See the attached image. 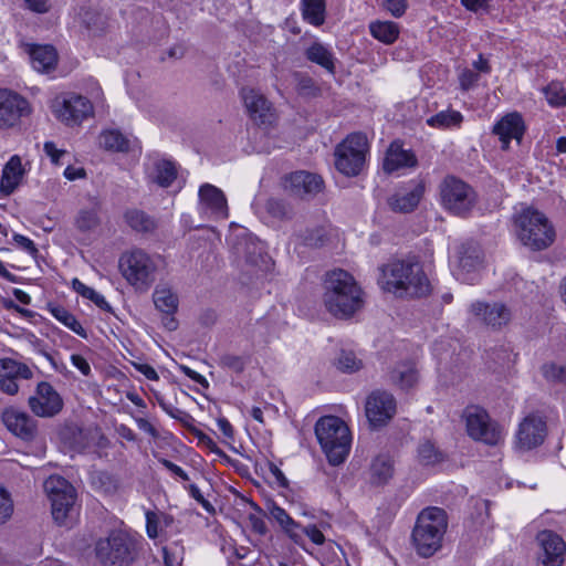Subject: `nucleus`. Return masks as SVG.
<instances>
[{"label":"nucleus","instance_id":"f257e3e1","mask_svg":"<svg viewBox=\"0 0 566 566\" xmlns=\"http://www.w3.org/2000/svg\"><path fill=\"white\" fill-rule=\"evenodd\" d=\"M380 271L381 289L397 297H422L430 293V282L417 260H394L384 264Z\"/></svg>","mask_w":566,"mask_h":566},{"label":"nucleus","instance_id":"f03ea898","mask_svg":"<svg viewBox=\"0 0 566 566\" xmlns=\"http://www.w3.org/2000/svg\"><path fill=\"white\" fill-rule=\"evenodd\" d=\"M323 303L337 318H349L364 306L363 291L354 276L342 269L325 274Z\"/></svg>","mask_w":566,"mask_h":566},{"label":"nucleus","instance_id":"7ed1b4c3","mask_svg":"<svg viewBox=\"0 0 566 566\" xmlns=\"http://www.w3.org/2000/svg\"><path fill=\"white\" fill-rule=\"evenodd\" d=\"M447 527L448 516L444 510L437 506L423 509L412 531V542L418 555L427 558L437 553L442 546Z\"/></svg>","mask_w":566,"mask_h":566},{"label":"nucleus","instance_id":"20e7f679","mask_svg":"<svg viewBox=\"0 0 566 566\" xmlns=\"http://www.w3.org/2000/svg\"><path fill=\"white\" fill-rule=\"evenodd\" d=\"M315 436L329 464L339 465L346 460L352 436L349 428L339 417H321L315 423Z\"/></svg>","mask_w":566,"mask_h":566},{"label":"nucleus","instance_id":"39448f33","mask_svg":"<svg viewBox=\"0 0 566 566\" xmlns=\"http://www.w3.org/2000/svg\"><path fill=\"white\" fill-rule=\"evenodd\" d=\"M95 555L103 566H130L139 555V542L124 531H112L96 542Z\"/></svg>","mask_w":566,"mask_h":566},{"label":"nucleus","instance_id":"423d86ee","mask_svg":"<svg viewBox=\"0 0 566 566\" xmlns=\"http://www.w3.org/2000/svg\"><path fill=\"white\" fill-rule=\"evenodd\" d=\"M521 242L534 251L548 248L555 239V231L544 213L527 208L516 218Z\"/></svg>","mask_w":566,"mask_h":566},{"label":"nucleus","instance_id":"0eeeda50","mask_svg":"<svg viewBox=\"0 0 566 566\" xmlns=\"http://www.w3.org/2000/svg\"><path fill=\"white\" fill-rule=\"evenodd\" d=\"M368 150L369 145L365 134H349L335 148L336 169L347 177L358 176L365 167Z\"/></svg>","mask_w":566,"mask_h":566},{"label":"nucleus","instance_id":"6e6552de","mask_svg":"<svg viewBox=\"0 0 566 566\" xmlns=\"http://www.w3.org/2000/svg\"><path fill=\"white\" fill-rule=\"evenodd\" d=\"M119 268L126 281L137 291H148L156 280V261L140 249L125 253L119 260Z\"/></svg>","mask_w":566,"mask_h":566},{"label":"nucleus","instance_id":"1a4fd4ad","mask_svg":"<svg viewBox=\"0 0 566 566\" xmlns=\"http://www.w3.org/2000/svg\"><path fill=\"white\" fill-rule=\"evenodd\" d=\"M462 418L467 433L473 440L488 446H497L503 440L502 427L490 418L484 408L475 405L468 406L462 412Z\"/></svg>","mask_w":566,"mask_h":566},{"label":"nucleus","instance_id":"9d476101","mask_svg":"<svg viewBox=\"0 0 566 566\" xmlns=\"http://www.w3.org/2000/svg\"><path fill=\"white\" fill-rule=\"evenodd\" d=\"M441 205L455 216H465L474 207L476 195L463 180L448 176L440 184Z\"/></svg>","mask_w":566,"mask_h":566},{"label":"nucleus","instance_id":"9b49d317","mask_svg":"<svg viewBox=\"0 0 566 566\" xmlns=\"http://www.w3.org/2000/svg\"><path fill=\"white\" fill-rule=\"evenodd\" d=\"M44 490L51 502L52 516L59 525L66 524V520L74 510L75 489L60 475H51L44 482Z\"/></svg>","mask_w":566,"mask_h":566},{"label":"nucleus","instance_id":"f8f14e48","mask_svg":"<svg viewBox=\"0 0 566 566\" xmlns=\"http://www.w3.org/2000/svg\"><path fill=\"white\" fill-rule=\"evenodd\" d=\"M52 109L55 116L69 126L78 125L93 115L92 103L86 97L75 94L55 98Z\"/></svg>","mask_w":566,"mask_h":566},{"label":"nucleus","instance_id":"ddd939ff","mask_svg":"<svg viewBox=\"0 0 566 566\" xmlns=\"http://www.w3.org/2000/svg\"><path fill=\"white\" fill-rule=\"evenodd\" d=\"M31 411L41 418H52L63 409V399L50 382L38 384L35 392L28 400Z\"/></svg>","mask_w":566,"mask_h":566},{"label":"nucleus","instance_id":"4468645a","mask_svg":"<svg viewBox=\"0 0 566 566\" xmlns=\"http://www.w3.org/2000/svg\"><path fill=\"white\" fill-rule=\"evenodd\" d=\"M30 113L31 106L24 97L11 90L0 88V128L14 127Z\"/></svg>","mask_w":566,"mask_h":566},{"label":"nucleus","instance_id":"2eb2a0df","mask_svg":"<svg viewBox=\"0 0 566 566\" xmlns=\"http://www.w3.org/2000/svg\"><path fill=\"white\" fill-rule=\"evenodd\" d=\"M426 191L423 180L415 179L399 187L388 197L387 203L391 211L398 213H409L416 210Z\"/></svg>","mask_w":566,"mask_h":566},{"label":"nucleus","instance_id":"dca6fc26","mask_svg":"<svg viewBox=\"0 0 566 566\" xmlns=\"http://www.w3.org/2000/svg\"><path fill=\"white\" fill-rule=\"evenodd\" d=\"M251 120L259 125H271L275 119L272 103L258 90L243 87L240 92Z\"/></svg>","mask_w":566,"mask_h":566},{"label":"nucleus","instance_id":"f3484780","mask_svg":"<svg viewBox=\"0 0 566 566\" xmlns=\"http://www.w3.org/2000/svg\"><path fill=\"white\" fill-rule=\"evenodd\" d=\"M232 249L237 258L244 260L247 264L262 271L269 269L270 258L264 252L263 243L251 234L243 233L238 235L232 243Z\"/></svg>","mask_w":566,"mask_h":566},{"label":"nucleus","instance_id":"a211bd4d","mask_svg":"<svg viewBox=\"0 0 566 566\" xmlns=\"http://www.w3.org/2000/svg\"><path fill=\"white\" fill-rule=\"evenodd\" d=\"M365 411L373 427L385 426L396 413V399L387 391H373L366 400Z\"/></svg>","mask_w":566,"mask_h":566},{"label":"nucleus","instance_id":"6ab92c4d","mask_svg":"<svg viewBox=\"0 0 566 566\" xmlns=\"http://www.w3.org/2000/svg\"><path fill=\"white\" fill-rule=\"evenodd\" d=\"M546 422L539 415L531 413L523 419L516 432V448L523 451L541 446L546 437Z\"/></svg>","mask_w":566,"mask_h":566},{"label":"nucleus","instance_id":"aec40b11","mask_svg":"<svg viewBox=\"0 0 566 566\" xmlns=\"http://www.w3.org/2000/svg\"><path fill=\"white\" fill-rule=\"evenodd\" d=\"M470 311L478 321L496 331L506 326L512 318L511 310L501 302L478 301L471 304Z\"/></svg>","mask_w":566,"mask_h":566},{"label":"nucleus","instance_id":"412c9836","mask_svg":"<svg viewBox=\"0 0 566 566\" xmlns=\"http://www.w3.org/2000/svg\"><path fill=\"white\" fill-rule=\"evenodd\" d=\"M536 541L541 547L538 559L543 566H562L566 545L564 539L553 531H542L537 534Z\"/></svg>","mask_w":566,"mask_h":566},{"label":"nucleus","instance_id":"4be33fe9","mask_svg":"<svg viewBox=\"0 0 566 566\" xmlns=\"http://www.w3.org/2000/svg\"><path fill=\"white\" fill-rule=\"evenodd\" d=\"M526 126L523 116L518 112H512L504 115L495 123L492 133L499 137L501 149L509 150L511 140L521 144L525 134Z\"/></svg>","mask_w":566,"mask_h":566},{"label":"nucleus","instance_id":"5701e85b","mask_svg":"<svg viewBox=\"0 0 566 566\" xmlns=\"http://www.w3.org/2000/svg\"><path fill=\"white\" fill-rule=\"evenodd\" d=\"M33 373L28 365L12 358L0 359V389L8 395H15L19 390V379H30Z\"/></svg>","mask_w":566,"mask_h":566},{"label":"nucleus","instance_id":"b1692460","mask_svg":"<svg viewBox=\"0 0 566 566\" xmlns=\"http://www.w3.org/2000/svg\"><path fill=\"white\" fill-rule=\"evenodd\" d=\"M199 209L214 219L228 218V205L221 189L203 184L199 189Z\"/></svg>","mask_w":566,"mask_h":566},{"label":"nucleus","instance_id":"393cba45","mask_svg":"<svg viewBox=\"0 0 566 566\" xmlns=\"http://www.w3.org/2000/svg\"><path fill=\"white\" fill-rule=\"evenodd\" d=\"M323 185L318 175L300 170L290 175L286 188L295 197L310 199L322 191Z\"/></svg>","mask_w":566,"mask_h":566},{"label":"nucleus","instance_id":"a878e982","mask_svg":"<svg viewBox=\"0 0 566 566\" xmlns=\"http://www.w3.org/2000/svg\"><path fill=\"white\" fill-rule=\"evenodd\" d=\"M454 256L458 260V277L465 281L463 273L475 271L481 264V251L479 245L473 241L460 242L454 245Z\"/></svg>","mask_w":566,"mask_h":566},{"label":"nucleus","instance_id":"bb28decb","mask_svg":"<svg viewBox=\"0 0 566 566\" xmlns=\"http://www.w3.org/2000/svg\"><path fill=\"white\" fill-rule=\"evenodd\" d=\"M2 420L13 434L24 440H31L35 434V422L25 412L17 409H6L2 413Z\"/></svg>","mask_w":566,"mask_h":566},{"label":"nucleus","instance_id":"cd10ccee","mask_svg":"<svg viewBox=\"0 0 566 566\" xmlns=\"http://www.w3.org/2000/svg\"><path fill=\"white\" fill-rule=\"evenodd\" d=\"M418 164L416 155L408 149H403L398 142L390 144L384 159V170L388 174L401 168H413Z\"/></svg>","mask_w":566,"mask_h":566},{"label":"nucleus","instance_id":"c85d7f7f","mask_svg":"<svg viewBox=\"0 0 566 566\" xmlns=\"http://www.w3.org/2000/svg\"><path fill=\"white\" fill-rule=\"evenodd\" d=\"M23 169L21 159L18 155L12 156L4 165L0 181V196L8 197L17 189L21 182Z\"/></svg>","mask_w":566,"mask_h":566},{"label":"nucleus","instance_id":"c756f323","mask_svg":"<svg viewBox=\"0 0 566 566\" xmlns=\"http://www.w3.org/2000/svg\"><path fill=\"white\" fill-rule=\"evenodd\" d=\"M269 514L274 520L282 531L296 544L302 542L301 524L295 522L290 514L276 503L272 502L269 506Z\"/></svg>","mask_w":566,"mask_h":566},{"label":"nucleus","instance_id":"7c9ffc66","mask_svg":"<svg viewBox=\"0 0 566 566\" xmlns=\"http://www.w3.org/2000/svg\"><path fill=\"white\" fill-rule=\"evenodd\" d=\"M101 200L97 197H91L90 207H84L78 210L75 218V227L82 232L96 229L101 224Z\"/></svg>","mask_w":566,"mask_h":566},{"label":"nucleus","instance_id":"2f4dec72","mask_svg":"<svg viewBox=\"0 0 566 566\" xmlns=\"http://www.w3.org/2000/svg\"><path fill=\"white\" fill-rule=\"evenodd\" d=\"M30 59L32 66L39 72H49L57 62V53L52 45H31Z\"/></svg>","mask_w":566,"mask_h":566},{"label":"nucleus","instance_id":"473e14b6","mask_svg":"<svg viewBox=\"0 0 566 566\" xmlns=\"http://www.w3.org/2000/svg\"><path fill=\"white\" fill-rule=\"evenodd\" d=\"M394 475V462L389 455L380 454L376 457L369 467V482L373 485H384Z\"/></svg>","mask_w":566,"mask_h":566},{"label":"nucleus","instance_id":"72a5a7b5","mask_svg":"<svg viewBox=\"0 0 566 566\" xmlns=\"http://www.w3.org/2000/svg\"><path fill=\"white\" fill-rule=\"evenodd\" d=\"M304 54L312 63L322 66L329 74H335V56L328 46L321 42H314L305 50Z\"/></svg>","mask_w":566,"mask_h":566},{"label":"nucleus","instance_id":"f704fd0d","mask_svg":"<svg viewBox=\"0 0 566 566\" xmlns=\"http://www.w3.org/2000/svg\"><path fill=\"white\" fill-rule=\"evenodd\" d=\"M369 32L384 44H392L398 39L400 29L396 22L376 20L369 23Z\"/></svg>","mask_w":566,"mask_h":566},{"label":"nucleus","instance_id":"c9c22d12","mask_svg":"<svg viewBox=\"0 0 566 566\" xmlns=\"http://www.w3.org/2000/svg\"><path fill=\"white\" fill-rule=\"evenodd\" d=\"M49 312L55 319H57L64 326L70 328L76 335L85 339L87 338L86 329L81 325L76 317L71 312H69L64 306L59 304H49Z\"/></svg>","mask_w":566,"mask_h":566},{"label":"nucleus","instance_id":"e433bc0d","mask_svg":"<svg viewBox=\"0 0 566 566\" xmlns=\"http://www.w3.org/2000/svg\"><path fill=\"white\" fill-rule=\"evenodd\" d=\"M390 380L401 389H409L418 381V371L411 363H402L392 369Z\"/></svg>","mask_w":566,"mask_h":566},{"label":"nucleus","instance_id":"4c0bfd02","mask_svg":"<svg viewBox=\"0 0 566 566\" xmlns=\"http://www.w3.org/2000/svg\"><path fill=\"white\" fill-rule=\"evenodd\" d=\"M82 24L94 34L101 33L106 28V15L92 7H82L78 12Z\"/></svg>","mask_w":566,"mask_h":566},{"label":"nucleus","instance_id":"58836bf2","mask_svg":"<svg viewBox=\"0 0 566 566\" xmlns=\"http://www.w3.org/2000/svg\"><path fill=\"white\" fill-rule=\"evenodd\" d=\"M98 143L108 151L124 153L129 149V140L117 129L103 130L98 136Z\"/></svg>","mask_w":566,"mask_h":566},{"label":"nucleus","instance_id":"ea45409f","mask_svg":"<svg viewBox=\"0 0 566 566\" xmlns=\"http://www.w3.org/2000/svg\"><path fill=\"white\" fill-rule=\"evenodd\" d=\"M462 122L463 115L454 109L441 111L427 119L430 127L439 129L459 128Z\"/></svg>","mask_w":566,"mask_h":566},{"label":"nucleus","instance_id":"a19ab883","mask_svg":"<svg viewBox=\"0 0 566 566\" xmlns=\"http://www.w3.org/2000/svg\"><path fill=\"white\" fill-rule=\"evenodd\" d=\"M126 223L137 232H151L156 228L155 220L146 212L138 209H129L125 212Z\"/></svg>","mask_w":566,"mask_h":566},{"label":"nucleus","instance_id":"79ce46f5","mask_svg":"<svg viewBox=\"0 0 566 566\" xmlns=\"http://www.w3.org/2000/svg\"><path fill=\"white\" fill-rule=\"evenodd\" d=\"M302 15L308 23L319 27L325 21V0H301Z\"/></svg>","mask_w":566,"mask_h":566},{"label":"nucleus","instance_id":"37998d69","mask_svg":"<svg viewBox=\"0 0 566 566\" xmlns=\"http://www.w3.org/2000/svg\"><path fill=\"white\" fill-rule=\"evenodd\" d=\"M155 175L153 180L160 187H169L177 178V168L170 160H158L155 163Z\"/></svg>","mask_w":566,"mask_h":566},{"label":"nucleus","instance_id":"c03bdc74","mask_svg":"<svg viewBox=\"0 0 566 566\" xmlns=\"http://www.w3.org/2000/svg\"><path fill=\"white\" fill-rule=\"evenodd\" d=\"M154 304L160 312L172 315L178 307L177 296L168 289H157L154 292Z\"/></svg>","mask_w":566,"mask_h":566},{"label":"nucleus","instance_id":"a18cd8bd","mask_svg":"<svg viewBox=\"0 0 566 566\" xmlns=\"http://www.w3.org/2000/svg\"><path fill=\"white\" fill-rule=\"evenodd\" d=\"M72 286L76 293H78L81 296L92 301L101 310L106 311V312L112 311L111 305L108 304V302L105 300V297L102 294L96 292L94 289L85 285L78 279H74L72 281Z\"/></svg>","mask_w":566,"mask_h":566},{"label":"nucleus","instance_id":"49530a36","mask_svg":"<svg viewBox=\"0 0 566 566\" xmlns=\"http://www.w3.org/2000/svg\"><path fill=\"white\" fill-rule=\"evenodd\" d=\"M91 482L96 490L105 494H113L118 489V480L107 471L93 472L91 475Z\"/></svg>","mask_w":566,"mask_h":566},{"label":"nucleus","instance_id":"de8ad7c7","mask_svg":"<svg viewBox=\"0 0 566 566\" xmlns=\"http://www.w3.org/2000/svg\"><path fill=\"white\" fill-rule=\"evenodd\" d=\"M543 94L549 106L566 107V90L560 82H551L543 88Z\"/></svg>","mask_w":566,"mask_h":566},{"label":"nucleus","instance_id":"09e8293b","mask_svg":"<svg viewBox=\"0 0 566 566\" xmlns=\"http://www.w3.org/2000/svg\"><path fill=\"white\" fill-rule=\"evenodd\" d=\"M250 357L245 355L222 354L219 357L218 365L226 370H231L235 374H242L249 364Z\"/></svg>","mask_w":566,"mask_h":566},{"label":"nucleus","instance_id":"8fccbe9b","mask_svg":"<svg viewBox=\"0 0 566 566\" xmlns=\"http://www.w3.org/2000/svg\"><path fill=\"white\" fill-rule=\"evenodd\" d=\"M296 239L301 244L310 248H319L327 241L326 232L321 227L306 229L304 232L296 234Z\"/></svg>","mask_w":566,"mask_h":566},{"label":"nucleus","instance_id":"3c124183","mask_svg":"<svg viewBox=\"0 0 566 566\" xmlns=\"http://www.w3.org/2000/svg\"><path fill=\"white\" fill-rule=\"evenodd\" d=\"M64 439L69 441L72 449L82 451L88 446L87 433L78 426H71L66 428L63 433Z\"/></svg>","mask_w":566,"mask_h":566},{"label":"nucleus","instance_id":"603ef678","mask_svg":"<svg viewBox=\"0 0 566 566\" xmlns=\"http://www.w3.org/2000/svg\"><path fill=\"white\" fill-rule=\"evenodd\" d=\"M418 457L422 464L432 465L443 460V453L433 443L424 441L418 448Z\"/></svg>","mask_w":566,"mask_h":566},{"label":"nucleus","instance_id":"864d4df0","mask_svg":"<svg viewBox=\"0 0 566 566\" xmlns=\"http://www.w3.org/2000/svg\"><path fill=\"white\" fill-rule=\"evenodd\" d=\"M336 366L343 373H355L363 367V361L357 358L352 350H342L336 361Z\"/></svg>","mask_w":566,"mask_h":566},{"label":"nucleus","instance_id":"5fc2aeb1","mask_svg":"<svg viewBox=\"0 0 566 566\" xmlns=\"http://www.w3.org/2000/svg\"><path fill=\"white\" fill-rule=\"evenodd\" d=\"M265 210L273 218L280 220L291 219L293 216V209L285 201L277 198H270L265 203Z\"/></svg>","mask_w":566,"mask_h":566},{"label":"nucleus","instance_id":"6e6d98bb","mask_svg":"<svg viewBox=\"0 0 566 566\" xmlns=\"http://www.w3.org/2000/svg\"><path fill=\"white\" fill-rule=\"evenodd\" d=\"M296 90L300 96L305 98H313L321 95V88L316 82L306 75L298 77Z\"/></svg>","mask_w":566,"mask_h":566},{"label":"nucleus","instance_id":"4d7b16f0","mask_svg":"<svg viewBox=\"0 0 566 566\" xmlns=\"http://www.w3.org/2000/svg\"><path fill=\"white\" fill-rule=\"evenodd\" d=\"M542 374L548 381L566 384V366L554 363L544 364L542 366Z\"/></svg>","mask_w":566,"mask_h":566},{"label":"nucleus","instance_id":"13d9d810","mask_svg":"<svg viewBox=\"0 0 566 566\" xmlns=\"http://www.w3.org/2000/svg\"><path fill=\"white\" fill-rule=\"evenodd\" d=\"M13 509V500L10 492L0 484V525L11 518Z\"/></svg>","mask_w":566,"mask_h":566},{"label":"nucleus","instance_id":"bf43d9fd","mask_svg":"<svg viewBox=\"0 0 566 566\" xmlns=\"http://www.w3.org/2000/svg\"><path fill=\"white\" fill-rule=\"evenodd\" d=\"M381 6L394 18H401L408 9V1L407 0H382Z\"/></svg>","mask_w":566,"mask_h":566},{"label":"nucleus","instance_id":"052dcab7","mask_svg":"<svg viewBox=\"0 0 566 566\" xmlns=\"http://www.w3.org/2000/svg\"><path fill=\"white\" fill-rule=\"evenodd\" d=\"M160 517L159 514L148 511L146 513V531L150 538H156L159 535Z\"/></svg>","mask_w":566,"mask_h":566},{"label":"nucleus","instance_id":"680f3d73","mask_svg":"<svg viewBox=\"0 0 566 566\" xmlns=\"http://www.w3.org/2000/svg\"><path fill=\"white\" fill-rule=\"evenodd\" d=\"M13 241L17 243V245L19 248H21L22 250L28 252L34 259L38 256L39 250L35 247L34 242L31 239H29L28 237H24V235L19 234V233H14L13 234Z\"/></svg>","mask_w":566,"mask_h":566},{"label":"nucleus","instance_id":"e2e57ef3","mask_svg":"<svg viewBox=\"0 0 566 566\" xmlns=\"http://www.w3.org/2000/svg\"><path fill=\"white\" fill-rule=\"evenodd\" d=\"M302 536L305 534L310 537V539L316 544L322 545L325 542L324 534L317 528L316 525L312 524L306 527L301 525Z\"/></svg>","mask_w":566,"mask_h":566},{"label":"nucleus","instance_id":"0e129e2a","mask_svg":"<svg viewBox=\"0 0 566 566\" xmlns=\"http://www.w3.org/2000/svg\"><path fill=\"white\" fill-rule=\"evenodd\" d=\"M248 521L252 531L259 535H265L268 533L266 524L262 516L256 514H250Z\"/></svg>","mask_w":566,"mask_h":566},{"label":"nucleus","instance_id":"69168bd1","mask_svg":"<svg viewBox=\"0 0 566 566\" xmlns=\"http://www.w3.org/2000/svg\"><path fill=\"white\" fill-rule=\"evenodd\" d=\"M179 370L181 373H184L187 377H189L191 380H193L195 382L201 385L203 388L209 387L208 380L202 375L195 371L190 367H188L186 365H179Z\"/></svg>","mask_w":566,"mask_h":566},{"label":"nucleus","instance_id":"338daca9","mask_svg":"<svg viewBox=\"0 0 566 566\" xmlns=\"http://www.w3.org/2000/svg\"><path fill=\"white\" fill-rule=\"evenodd\" d=\"M196 437L199 440V443L207 447L211 452H214L217 454H224L223 451L217 446V443L206 433H203L200 430L196 431Z\"/></svg>","mask_w":566,"mask_h":566},{"label":"nucleus","instance_id":"774afa93","mask_svg":"<svg viewBox=\"0 0 566 566\" xmlns=\"http://www.w3.org/2000/svg\"><path fill=\"white\" fill-rule=\"evenodd\" d=\"M71 361L74 367H76L84 376H90L92 373L91 366L88 361L78 354H73L71 356Z\"/></svg>","mask_w":566,"mask_h":566}]
</instances>
